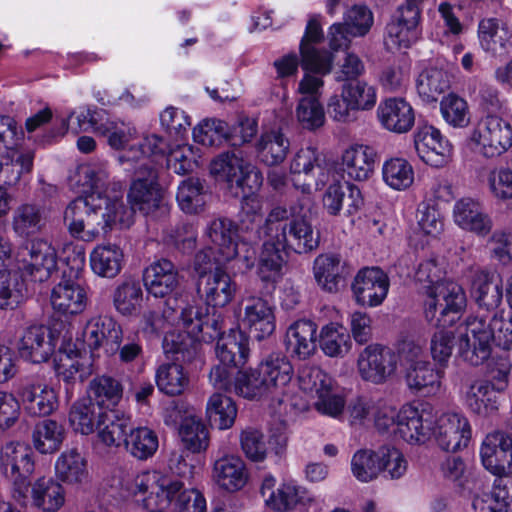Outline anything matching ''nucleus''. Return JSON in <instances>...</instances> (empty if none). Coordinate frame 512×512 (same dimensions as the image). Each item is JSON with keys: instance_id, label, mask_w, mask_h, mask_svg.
I'll return each instance as SVG.
<instances>
[{"instance_id": "obj_1", "label": "nucleus", "mask_w": 512, "mask_h": 512, "mask_svg": "<svg viewBox=\"0 0 512 512\" xmlns=\"http://www.w3.org/2000/svg\"><path fill=\"white\" fill-rule=\"evenodd\" d=\"M450 334V350L477 366L489 358L492 342L504 349H512V316L505 319L504 311H499L489 320L467 317L457 323Z\"/></svg>"}, {"instance_id": "obj_2", "label": "nucleus", "mask_w": 512, "mask_h": 512, "mask_svg": "<svg viewBox=\"0 0 512 512\" xmlns=\"http://www.w3.org/2000/svg\"><path fill=\"white\" fill-rule=\"evenodd\" d=\"M424 296V317L431 330V355L435 362L446 366L448 362V281L445 268L436 260L419 265L415 275Z\"/></svg>"}, {"instance_id": "obj_3", "label": "nucleus", "mask_w": 512, "mask_h": 512, "mask_svg": "<svg viewBox=\"0 0 512 512\" xmlns=\"http://www.w3.org/2000/svg\"><path fill=\"white\" fill-rule=\"evenodd\" d=\"M122 487L127 496L141 497L137 501L141 502L145 512L171 510L186 490L177 477L158 470H146L134 477H127Z\"/></svg>"}, {"instance_id": "obj_4", "label": "nucleus", "mask_w": 512, "mask_h": 512, "mask_svg": "<svg viewBox=\"0 0 512 512\" xmlns=\"http://www.w3.org/2000/svg\"><path fill=\"white\" fill-rule=\"evenodd\" d=\"M288 217L286 208H273L259 230V234L272 235L276 243L299 254L316 249L319 245V234L314 231L310 221L304 217H296L287 223Z\"/></svg>"}, {"instance_id": "obj_5", "label": "nucleus", "mask_w": 512, "mask_h": 512, "mask_svg": "<svg viewBox=\"0 0 512 512\" xmlns=\"http://www.w3.org/2000/svg\"><path fill=\"white\" fill-rule=\"evenodd\" d=\"M393 432L412 445L425 443L433 434L439 446L444 451L448 449L445 419L441 418L437 423L434 422L433 409L429 404L404 405L397 414L396 428Z\"/></svg>"}, {"instance_id": "obj_6", "label": "nucleus", "mask_w": 512, "mask_h": 512, "mask_svg": "<svg viewBox=\"0 0 512 512\" xmlns=\"http://www.w3.org/2000/svg\"><path fill=\"white\" fill-rule=\"evenodd\" d=\"M204 323V317L199 308L193 305L184 307L179 320L165 332L164 353L175 355L177 361H191L198 353Z\"/></svg>"}, {"instance_id": "obj_7", "label": "nucleus", "mask_w": 512, "mask_h": 512, "mask_svg": "<svg viewBox=\"0 0 512 512\" xmlns=\"http://www.w3.org/2000/svg\"><path fill=\"white\" fill-rule=\"evenodd\" d=\"M377 103V89L364 80L344 82L340 94L332 95L327 102L329 116L337 122L348 123L354 113L370 111Z\"/></svg>"}, {"instance_id": "obj_8", "label": "nucleus", "mask_w": 512, "mask_h": 512, "mask_svg": "<svg viewBox=\"0 0 512 512\" xmlns=\"http://www.w3.org/2000/svg\"><path fill=\"white\" fill-rule=\"evenodd\" d=\"M0 468L13 484L14 499L25 501L28 498V480L35 470L31 447L19 441L4 444L0 449Z\"/></svg>"}, {"instance_id": "obj_9", "label": "nucleus", "mask_w": 512, "mask_h": 512, "mask_svg": "<svg viewBox=\"0 0 512 512\" xmlns=\"http://www.w3.org/2000/svg\"><path fill=\"white\" fill-rule=\"evenodd\" d=\"M134 175L135 179L127 195L134 211L139 210L144 215L153 216L157 212L166 213L168 206L164 200L163 190L157 182V170L145 161L134 169Z\"/></svg>"}, {"instance_id": "obj_10", "label": "nucleus", "mask_w": 512, "mask_h": 512, "mask_svg": "<svg viewBox=\"0 0 512 512\" xmlns=\"http://www.w3.org/2000/svg\"><path fill=\"white\" fill-rule=\"evenodd\" d=\"M63 219L70 235L80 241L93 242L103 235L99 205L94 195L71 201L64 210Z\"/></svg>"}, {"instance_id": "obj_11", "label": "nucleus", "mask_w": 512, "mask_h": 512, "mask_svg": "<svg viewBox=\"0 0 512 512\" xmlns=\"http://www.w3.org/2000/svg\"><path fill=\"white\" fill-rule=\"evenodd\" d=\"M301 390L315 394V409L323 415L337 417L344 409V399L333 390V380L318 367H303L298 376Z\"/></svg>"}, {"instance_id": "obj_12", "label": "nucleus", "mask_w": 512, "mask_h": 512, "mask_svg": "<svg viewBox=\"0 0 512 512\" xmlns=\"http://www.w3.org/2000/svg\"><path fill=\"white\" fill-rule=\"evenodd\" d=\"M470 140L484 157L500 156L512 146V127L501 117L487 114L477 123Z\"/></svg>"}, {"instance_id": "obj_13", "label": "nucleus", "mask_w": 512, "mask_h": 512, "mask_svg": "<svg viewBox=\"0 0 512 512\" xmlns=\"http://www.w3.org/2000/svg\"><path fill=\"white\" fill-rule=\"evenodd\" d=\"M211 174L230 186L257 191L263 183L259 169L240 155L226 152L216 157L210 164Z\"/></svg>"}, {"instance_id": "obj_14", "label": "nucleus", "mask_w": 512, "mask_h": 512, "mask_svg": "<svg viewBox=\"0 0 512 512\" xmlns=\"http://www.w3.org/2000/svg\"><path fill=\"white\" fill-rule=\"evenodd\" d=\"M399 357L391 348L381 344H370L358 355L357 371L366 382L381 385L397 372Z\"/></svg>"}, {"instance_id": "obj_15", "label": "nucleus", "mask_w": 512, "mask_h": 512, "mask_svg": "<svg viewBox=\"0 0 512 512\" xmlns=\"http://www.w3.org/2000/svg\"><path fill=\"white\" fill-rule=\"evenodd\" d=\"M290 173L294 187L304 194H310L313 188L321 189L329 179L319 152L311 146L300 148L295 153L290 162Z\"/></svg>"}, {"instance_id": "obj_16", "label": "nucleus", "mask_w": 512, "mask_h": 512, "mask_svg": "<svg viewBox=\"0 0 512 512\" xmlns=\"http://www.w3.org/2000/svg\"><path fill=\"white\" fill-rule=\"evenodd\" d=\"M122 335L121 326L113 318L94 316L86 322L76 341L83 349L95 351L103 348L107 354H114L122 342Z\"/></svg>"}, {"instance_id": "obj_17", "label": "nucleus", "mask_w": 512, "mask_h": 512, "mask_svg": "<svg viewBox=\"0 0 512 512\" xmlns=\"http://www.w3.org/2000/svg\"><path fill=\"white\" fill-rule=\"evenodd\" d=\"M390 288L388 275L379 267H364L355 275L351 290L355 302L370 308L380 306Z\"/></svg>"}, {"instance_id": "obj_18", "label": "nucleus", "mask_w": 512, "mask_h": 512, "mask_svg": "<svg viewBox=\"0 0 512 512\" xmlns=\"http://www.w3.org/2000/svg\"><path fill=\"white\" fill-rule=\"evenodd\" d=\"M50 303L58 314L80 315L89 304L88 286L79 277L62 276L51 290Z\"/></svg>"}, {"instance_id": "obj_19", "label": "nucleus", "mask_w": 512, "mask_h": 512, "mask_svg": "<svg viewBox=\"0 0 512 512\" xmlns=\"http://www.w3.org/2000/svg\"><path fill=\"white\" fill-rule=\"evenodd\" d=\"M484 468L496 476L512 474V437L503 431L488 433L480 446Z\"/></svg>"}, {"instance_id": "obj_20", "label": "nucleus", "mask_w": 512, "mask_h": 512, "mask_svg": "<svg viewBox=\"0 0 512 512\" xmlns=\"http://www.w3.org/2000/svg\"><path fill=\"white\" fill-rule=\"evenodd\" d=\"M240 322L255 339L261 341L275 331V306L265 298L249 296L243 299V315Z\"/></svg>"}, {"instance_id": "obj_21", "label": "nucleus", "mask_w": 512, "mask_h": 512, "mask_svg": "<svg viewBox=\"0 0 512 512\" xmlns=\"http://www.w3.org/2000/svg\"><path fill=\"white\" fill-rule=\"evenodd\" d=\"M66 490L53 477L41 476L33 482H28V498L17 501L22 505L28 503L42 512H57L65 504Z\"/></svg>"}, {"instance_id": "obj_22", "label": "nucleus", "mask_w": 512, "mask_h": 512, "mask_svg": "<svg viewBox=\"0 0 512 512\" xmlns=\"http://www.w3.org/2000/svg\"><path fill=\"white\" fill-rule=\"evenodd\" d=\"M57 344L53 332L44 325H33L26 328L17 348L22 358L33 363L45 362L54 353Z\"/></svg>"}, {"instance_id": "obj_23", "label": "nucleus", "mask_w": 512, "mask_h": 512, "mask_svg": "<svg viewBox=\"0 0 512 512\" xmlns=\"http://www.w3.org/2000/svg\"><path fill=\"white\" fill-rule=\"evenodd\" d=\"M198 291L207 305L225 307L234 299L237 285L227 272L216 268L208 273H201Z\"/></svg>"}, {"instance_id": "obj_24", "label": "nucleus", "mask_w": 512, "mask_h": 512, "mask_svg": "<svg viewBox=\"0 0 512 512\" xmlns=\"http://www.w3.org/2000/svg\"><path fill=\"white\" fill-rule=\"evenodd\" d=\"M24 132L16 120L10 116H0V158L15 159L24 170L31 171L34 153L20 151Z\"/></svg>"}, {"instance_id": "obj_25", "label": "nucleus", "mask_w": 512, "mask_h": 512, "mask_svg": "<svg viewBox=\"0 0 512 512\" xmlns=\"http://www.w3.org/2000/svg\"><path fill=\"white\" fill-rule=\"evenodd\" d=\"M376 157V151L368 145H350L342 152L339 162L340 172L348 180H368L374 172Z\"/></svg>"}, {"instance_id": "obj_26", "label": "nucleus", "mask_w": 512, "mask_h": 512, "mask_svg": "<svg viewBox=\"0 0 512 512\" xmlns=\"http://www.w3.org/2000/svg\"><path fill=\"white\" fill-rule=\"evenodd\" d=\"M18 396L25 411L31 416H48L59 405L56 390L45 382L33 381L24 384Z\"/></svg>"}, {"instance_id": "obj_27", "label": "nucleus", "mask_w": 512, "mask_h": 512, "mask_svg": "<svg viewBox=\"0 0 512 512\" xmlns=\"http://www.w3.org/2000/svg\"><path fill=\"white\" fill-rule=\"evenodd\" d=\"M377 119L381 126L393 133L410 131L415 122L412 106L402 98H387L377 107Z\"/></svg>"}, {"instance_id": "obj_28", "label": "nucleus", "mask_w": 512, "mask_h": 512, "mask_svg": "<svg viewBox=\"0 0 512 512\" xmlns=\"http://www.w3.org/2000/svg\"><path fill=\"white\" fill-rule=\"evenodd\" d=\"M417 93L425 103L436 104L440 102V111L443 118L448 121V74L443 69L427 68L422 71L416 82Z\"/></svg>"}, {"instance_id": "obj_29", "label": "nucleus", "mask_w": 512, "mask_h": 512, "mask_svg": "<svg viewBox=\"0 0 512 512\" xmlns=\"http://www.w3.org/2000/svg\"><path fill=\"white\" fill-rule=\"evenodd\" d=\"M263 240V249L259 256L257 273L262 281L277 282L282 277V270L285 263L283 258V250L285 247L282 244L276 243V239L272 235L259 234L256 236H248L244 239L247 242H255Z\"/></svg>"}, {"instance_id": "obj_30", "label": "nucleus", "mask_w": 512, "mask_h": 512, "mask_svg": "<svg viewBox=\"0 0 512 512\" xmlns=\"http://www.w3.org/2000/svg\"><path fill=\"white\" fill-rule=\"evenodd\" d=\"M143 281L149 294L156 298H163L177 289L180 276L171 261L161 259L151 263L144 270Z\"/></svg>"}, {"instance_id": "obj_31", "label": "nucleus", "mask_w": 512, "mask_h": 512, "mask_svg": "<svg viewBox=\"0 0 512 512\" xmlns=\"http://www.w3.org/2000/svg\"><path fill=\"white\" fill-rule=\"evenodd\" d=\"M481 48L493 56L504 57L512 49V31L497 18H485L478 25Z\"/></svg>"}, {"instance_id": "obj_32", "label": "nucleus", "mask_w": 512, "mask_h": 512, "mask_svg": "<svg viewBox=\"0 0 512 512\" xmlns=\"http://www.w3.org/2000/svg\"><path fill=\"white\" fill-rule=\"evenodd\" d=\"M258 369L267 384L270 395H275L281 404L283 399L280 396L283 395L294 373L291 362L281 353H272L259 364Z\"/></svg>"}, {"instance_id": "obj_33", "label": "nucleus", "mask_w": 512, "mask_h": 512, "mask_svg": "<svg viewBox=\"0 0 512 512\" xmlns=\"http://www.w3.org/2000/svg\"><path fill=\"white\" fill-rule=\"evenodd\" d=\"M212 477L219 488L236 492L246 485L249 474L241 457L226 455L215 461Z\"/></svg>"}, {"instance_id": "obj_34", "label": "nucleus", "mask_w": 512, "mask_h": 512, "mask_svg": "<svg viewBox=\"0 0 512 512\" xmlns=\"http://www.w3.org/2000/svg\"><path fill=\"white\" fill-rule=\"evenodd\" d=\"M453 218L459 227L480 236L488 235L493 227L491 217L484 212L480 203L472 198H462L456 202Z\"/></svg>"}, {"instance_id": "obj_35", "label": "nucleus", "mask_w": 512, "mask_h": 512, "mask_svg": "<svg viewBox=\"0 0 512 512\" xmlns=\"http://www.w3.org/2000/svg\"><path fill=\"white\" fill-rule=\"evenodd\" d=\"M238 229L227 218L212 220L206 229V236L215 245L219 257L218 262L230 261L239 255Z\"/></svg>"}, {"instance_id": "obj_36", "label": "nucleus", "mask_w": 512, "mask_h": 512, "mask_svg": "<svg viewBox=\"0 0 512 512\" xmlns=\"http://www.w3.org/2000/svg\"><path fill=\"white\" fill-rule=\"evenodd\" d=\"M89 262L91 270L95 275L113 279L121 272L124 266V251L116 243H101L92 249Z\"/></svg>"}, {"instance_id": "obj_37", "label": "nucleus", "mask_w": 512, "mask_h": 512, "mask_svg": "<svg viewBox=\"0 0 512 512\" xmlns=\"http://www.w3.org/2000/svg\"><path fill=\"white\" fill-rule=\"evenodd\" d=\"M27 270L36 281L48 280L57 270V253L44 239H34L28 247Z\"/></svg>"}, {"instance_id": "obj_38", "label": "nucleus", "mask_w": 512, "mask_h": 512, "mask_svg": "<svg viewBox=\"0 0 512 512\" xmlns=\"http://www.w3.org/2000/svg\"><path fill=\"white\" fill-rule=\"evenodd\" d=\"M471 292L476 303L486 310H495L503 300L502 280L482 270L472 272Z\"/></svg>"}, {"instance_id": "obj_39", "label": "nucleus", "mask_w": 512, "mask_h": 512, "mask_svg": "<svg viewBox=\"0 0 512 512\" xmlns=\"http://www.w3.org/2000/svg\"><path fill=\"white\" fill-rule=\"evenodd\" d=\"M98 205L103 229V235H106L113 228L126 229L134 223V209L128 207L122 196L98 197Z\"/></svg>"}, {"instance_id": "obj_40", "label": "nucleus", "mask_w": 512, "mask_h": 512, "mask_svg": "<svg viewBox=\"0 0 512 512\" xmlns=\"http://www.w3.org/2000/svg\"><path fill=\"white\" fill-rule=\"evenodd\" d=\"M317 325L311 320H297L287 329L285 345L291 355L301 360L310 357L316 349Z\"/></svg>"}, {"instance_id": "obj_41", "label": "nucleus", "mask_w": 512, "mask_h": 512, "mask_svg": "<svg viewBox=\"0 0 512 512\" xmlns=\"http://www.w3.org/2000/svg\"><path fill=\"white\" fill-rule=\"evenodd\" d=\"M99 417L96 429L99 441L108 447L124 445L131 425L130 416L119 410L106 409L105 413H101Z\"/></svg>"}, {"instance_id": "obj_42", "label": "nucleus", "mask_w": 512, "mask_h": 512, "mask_svg": "<svg viewBox=\"0 0 512 512\" xmlns=\"http://www.w3.org/2000/svg\"><path fill=\"white\" fill-rule=\"evenodd\" d=\"M167 150V143L158 135H150L144 138L139 147L132 146L119 156L121 164H128L125 170L138 168L147 161L154 169L158 158H163Z\"/></svg>"}, {"instance_id": "obj_43", "label": "nucleus", "mask_w": 512, "mask_h": 512, "mask_svg": "<svg viewBox=\"0 0 512 512\" xmlns=\"http://www.w3.org/2000/svg\"><path fill=\"white\" fill-rule=\"evenodd\" d=\"M448 186L438 185L420 212L418 224L427 235H437L444 227V212L447 206Z\"/></svg>"}, {"instance_id": "obj_44", "label": "nucleus", "mask_w": 512, "mask_h": 512, "mask_svg": "<svg viewBox=\"0 0 512 512\" xmlns=\"http://www.w3.org/2000/svg\"><path fill=\"white\" fill-rule=\"evenodd\" d=\"M215 350L223 365H244L249 353L248 338L240 330L231 329L228 334H222L218 338Z\"/></svg>"}, {"instance_id": "obj_45", "label": "nucleus", "mask_w": 512, "mask_h": 512, "mask_svg": "<svg viewBox=\"0 0 512 512\" xmlns=\"http://www.w3.org/2000/svg\"><path fill=\"white\" fill-rule=\"evenodd\" d=\"M314 502L308 491L294 480L282 482L276 493L266 499V504L277 512H289L297 506H308Z\"/></svg>"}, {"instance_id": "obj_46", "label": "nucleus", "mask_w": 512, "mask_h": 512, "mask_svg": "<svg viewBox=\"0 0 512 512\" xmlns=\"http://www.w3.org/2000/svg\"><path fill=\"white\" fill-rule=\"evenodd\" d=\"M92 372L91 355L72 350L60 352L56 363V373L59 379L65 383L71 384L76 380L84 381Z\"/></svg>"}, {"instance_id": "obj_47", "label": "nucleus", "mask_w": 512, "mask_h": 512, "mask_svg": "<svg viewBox=\"0 0 512 512\" xmlns=\"http://www.w3.org/2000/svg\"><path fill=\"white\" fill-rule=\"evenodd\" d=\"M319 344L322 352L331 358H343L352 348L349 331L338 322H330L321 328Z\"/></svg>"}, {"instance_id": "obj_48", "label": "nucleus", "mask_w": 512, "mask_h": 512, "mask_svg": "<svg viewBox=\"0 0 512 512\" xmlns=\"http://www.w3.org/2000/svg\"><path fill=\"white\" fill-rule=\"evenodd\" d=\"M44 209L31 203L19 205L12 215V230L20 238H28L39 233L45 226Z\"/></svg>"}, {"instance_id": "obj_49", "label": "nucleus", "mask_w": 512, "mask_h": 512, "mask_svg": "<svg viewBox=\"0 0 512 512\" xmlns=\"http://www.w3.org/2000/svg\"><path fill=\"white\" fill-rule=\"evenodd\" d=\"M466 401L478 415L489 416L497 412L500 405V392L488 381H475L469 388Z\"/></svg>"}, {"instance_id": "obj_50", "label": "nucleus", "mask_w": 512, "mask_h": 512, "mask_svg": "<svg viewBox=\"0 0 512 512\" xmlns=\"http://www.w3.org/2000/svg\"><path fill=\"white\" fill-rule=\"evenodd\" d=\"M107 408L98 407L87 398L74 402L69 411V423L73 430L82 435H90L96 431L100 414Z\"/></svg>"}, {"instance_id": "obj_51", "label": "nucleus", "mask_w": 512, "mask_h": 512, "mask_svg": "<svg viewBox=\"0 0 512 512\" xmlns=\"http://www.w3.org/2000/svg\"><path fill=\"white\" fill-rule=\"evenodd\" d=\"M289 149L290 141L280 130L263 133L256 144L259 159L268 166L281 164Z\"/></svg>"}, {"instance_id": "obj_52", "label": "nucleus", "mask_w": 512, "mask_h": 512, "mask_svg": "<svg viewBox=\"0 0 512 512\" xmlns=\"http://www.w3.org/2000/svg\"><path fill=\"white\" fill-rule=\"evenodd\" d=\"M159 447V440L156 432L148 427L130 426L124 440L126 452L133 458L144 461L151 458Z\"/></svg>"}, {"instance_id": "obj_53", "label": "nucleus", "mask_w": 512, "mask_h": 512, "mask_svg": "<svg viewBox=\"0 0 512 512\" xmlns=\"http://www.w3.org/2000/svg\"><path fill=\"white\" fill-rule=\"evenodd\" d=\"M55 473L58 480L64 483H81L88 475L87 462L76 448L67 449L57 458Z\"/></svg>"}, {"instance_id": "obj_54", "label": "nucleus", "mask_w": 512, "mask_h": 512, "mask_svg": "<svg viewBox=\"0 0 512 512\" xmlns=\"http://www.w3.org/2000/svg\"><path fill=\"white\" fill-rule=\"evenodd\" d=\"M158 389L169 396L182 394L189 385V375L183 366L167 362L158 366L155 373Z\"/></svg>"}, {"instance_id": "obj_55", "label": "nucleus", "mask_w": 512, "mask_h": 512, "mask_svg": "<svg viewBox=\"0 0 512 512\" xmlns=\"http://www.w3.org/2000/svg\"><path fill=\"white\" fill-rule=\"evenodd\" d=\"M32 438L38 452L41 454L54 453L60 449L65 439V429L57 421L45 419L36 424Z\"/></svg>"}, {"instance_id": "obj_56", "label": "nucleus", "mask_w": 512, "mask_h": 512, "mask_svg": "<svg viewBox=\"0 0 512 512\" xmlns=\"http://www.w3.org/2000/svg\"><path fill=\"white\" fill-rule=\"evenodd\" d=\"M123 394V388L119 381L109 376L94 378L87 388V399L92 400L98 407L112 409L116 406Z\"/></svg>"}, {"instance_id": "obj_57", "label": "nucleus", "mask_w": 512, "mask_h": 512, "mask_svg": "<svg viewBox=\"0 0 512 512\" xmlns=\"http://www.w3.org/2000/svg\"><path fill=\"white\" fill-rule=\"evenodd\" d=\"M207 196L203 182L198 178L190 177L179 184L176 199L183 212L197 214L204 210Z\"/></svg>"}, {"instance_id": "obj_58", "label": "nucleus", "mask_w": 512, "mask_h": 512, "mask_svg": "<svg viewBox=\"0 0 512 512\" xmlns=\"http://www.w3.org/2000/svg\"><path fill=\"white\" fill-rule=\"evenodd\" d=\"M237 406L227 395L213 393L206 405V414L212 425L220 430H226L234 425L237 417Z\"/></svg>"}, {"instance_id": "obj_59", "label": "nucleus", "mask_w": 512, "mask_h": 512, "mask_svg": "<svg viewBox=\"0 0 512 512\" xmlns=\"http://www.w3.org/2000/svg\"><path fill=\"white\" fill-rule=\"evenodd\" d=\"M317 283L328 292H336L341 278L342 266L338 255L322 254L316 257L313 266Z\"/></svg>"}, {"instance_id": "obj_60", "label": "nucleus", "mask_w": 512, "mask_h": 512, "mask_svg": "<svg viewBox=\"0 0 512 512\" xmlns=\"http://www.w3.org/2000/svg\"><path fill=\"white\" fill-rule=\"evenodd\" d=\"M24 287V280L18 270L0 271V309L17 307L24 298Z\"/></svg>"}, {"instance_id": "obj_61", "label": "nucleus", "mask_w": 512, "mask_h": 512, "mask_svg": "<svg viewBox=\"0 0 512 512\" xmlns=\"http://www.w3.org/2000/svg\"><path fill=\"white\" fill-rule=\"evenodd\" d=\"M243 190V199L241 203L240 226L241 231L250 233L249 236H256L261 230L262 223V201L256 191Z\"/></svg>"}, {"instance_id": "obj_62", "label": "nucleus", "mask_w": 512, "mask_h": 512, "mask_svg": "<svg viewBox=\"0 0 512 512\" xmlns=\"http://www.w3.org/2000/svg\"><path fill=\"white\" fill-rule=\"evenodd\" d=\"M384 182L395 190H404L414 181V170L411 164L403 158H391L382 167Z\"/></svg>"}, {"instance_id": "obj_63", "label": "nucleus", "mask_w": 512, "mask_h": 512, "mask_svg": "<svg viewBox=\"0 0 512 512\" xmlns=\"http://www.w3.org/2000/svg\"><path fill=\"white\" fill-rule=\"evenodd\" d=\"M405 378L408 387L416 392L434 393L440 385L439 373L425 361L407 367Z\"/></svg>"}, {"instance_id": "obj_64", "label": "nucleus", "mask_w": 512, "mask_h": 512, "mask_svg": "<svg viewBox=\"0 0 512 512\" xmlns=\"http://www.w3.org/2000/svg\"><path fill=\"white\" fill-rule=\"evenodd\" d=\"M234 391L247 399H259L270 395L264 378L259 369L239 371L234 381Z\"/></svg>"}]
</instances>
